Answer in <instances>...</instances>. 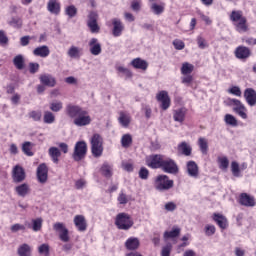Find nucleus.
I'll use <instances>...</instances> for the list:
<instances>
[{
	"label": "nucleus",
	"mask_w": 256,
	"mask_h": 256,
	"mask_svg": "<svg viewBox=\"0 0 256 256\" xmlns=\"http://www.w3.org/2000/svg\"><path fill=\"white\" fill-rule=\"evenodd\" d=\"M25 225L28 229H32V231L37 233L43 228V218L32 219V223L26 222Z\"/></svg>",
	"instance_id": "25"
},
{
	"label": "nucleus",
	"mask_w": 256,
	"mask_h": 256,
	"mask_svg": "<svg viewBox=\"0 0 256 256\" xmlns=\"http://www.w3.org/2000/svg\"><path fill=\"white\" fill-rule=\"evenodd\" d=\"M196 41L199 49H207L209 47L207 40H205V38H203L201 35L197 37Z\"/></svg>",
	"instance_id": "54"
},
{
	"label": "nucleus",
	"mask_w": 256,
	"mask_h": 256,
	"mask_svg": "<svg viewBox=\"0 0 256 256\" xmlns=\"http://www.w3.org/2000/svg\"><path fill=\"white\" fill-rule=\"evenodd\" d=\"M213 219L220 229H227V218L221 214H214Z\"/></svg>",
	"instance_id": "32"
},
{
	"label": "nucleus",
	"mask_w": 256,
	"mask_h": 256,
	"mask_svg": "<svg viewBox=\"0 0 256 256\" xmlns=\"http://www.w3.org/2000/svg\"><path fill=\"white\" fill-rule=\"evenodd\" d=\"M141 5H142L141 0H133L131 3L132 11H135V13H139V11H141Z\"/></svg>",
	"instance_id": "59"
},
{
	"label": "nucleus",
	"mask_w": 256,
	"mask_h": 256,
	"mask_svg": "<svg viewBox=\"0 0 256 256\" xmlns=\"http://www.w3.org/2000/svg\"><path fill=\"white\" fill-rule=\"evenodd\" d=\"M131 121H132V118L129 112H125V111L119 112L118 122H119V125H121V127H123L124 129H127V127L131 125Z\"/></svg>",
	"instance_id": "16"
},
{
	"label": "nucleus",
	"mask_w": 256,
	"mask_h": 256,
	"mask_svg": "<svg viewBox=\"0 0 256 256\" xmlns=\"http://www.w3.org/2000/svg\"><path fill=\"white\" fill-rule=\"evenodd\" d=\"M230 21H232L238 33H247L249 27L247 26V18L243 16L240 10H233L230 14Z\"/></svg>",
	"instance_id": "2"
},
{
	"label": "nucleus",
	"mask_w": 256,
	"mask_h": 256,
	"mask_svg": "<svg viewBox=\"0 0 256 256\" xmlns=\"http://www.w3.org/2000/svg\"><path fill=\"white\" fill-rule=\"evenodd\" d=\"M187 115V109L186 108H179L174 110L173 112V119L177 123H183L185 121V116Z\"/></svg>",
	"instance_id": "29"
},
{
	"label": "nucleus",
	"mask_w": 256,
	"mask_h": 256,
	"mask_svg": "<svg viewBox=\"0 0 256 256\" xmlns=\"http://www.w3.org/2000/svg\"><path fill=\"white\" fill-rule=\"evenodd\" d=\"M217 163L221 171H227L229 169V158L227 156H220L217 158Z\"/></svg>",
	"instance_id": "37"
},
{
	"label": "nucleus",
	"mask_w": 256,
	"mask_h": 256,
	"mask_svg": "<svg viewBox=\"0 0 256 256\" xmlns=\"http://www.w3.org/2000/svg\"><path fill=\"white\" fill-rule=\"evenodd\" d=\"M226 104L228 105V107H233V111H237L238 109H241V107L245 105L243 104V102L235 98H228L226 100Z\"/></svg>",
	"instance_id": "34"
},
{
	"label": "nucleus",
	"mask_w": 256,
	"mask_h": 256,
	"mask_svg": "<svg viewBox=\"0 0 256 256\" xmlns=\"http://www.w3.org/2000/svg\"><path fill=\"white\" fill-rule=\"evenodd\" d=\"M244 99L249 107H255L256 105V91L253 88H246L244 90Z\"/></svg>",
	"instance_id": "14"
},
{
	"label": "nucleus",
	"mask_w": 256,
	"mask_h": 256,
	"mask_svg": "<svg viewBox=\"0 0 256 256\" xmlns=\"http://www.w3.org/2000/svg\"><path fill=\"white\" fill-rule=\"evenodd\" d=\"M47 9L52 15H59L61 13V2L59 0H49Z\"/></svg>",
	"instance_id": "21"
},
{
	"label": "nucleus",
	"mask_w": 256,
	"mask_h": 256,
	"mask_svg": "<svg viewBox=\"0 0 256 256\" xmlns=\"http://www.w3.org/2000/svg\"><path fill=\"white\" fill-rule=\"evenodd\" d=\"M186 171L189 175V177H192L193 179H197L199 177V166L195 161H188L186 164Z\"/></svg>",
	"instance_id": "17"
},
{
	"label": "nucleus",
	"mask_w": 256,
	"mask_h": 256,
	"mask_svg": "<svg viewBox=\"0 0 256 256\" xmlns=\"http://www.w3.org/2000/svg\"><path fill=\"white\" fill-rule=\"evenodd\" d=\"M240 205H243L244 207H255V197L250 196L247 193H242L239 198Z\"/></svg>",
	"instance_id": "18"
},
{
	"label": "nucleus",
	"mask_w": 256,
	"mask_h": 256,
	"mask_svg": "<svg viewBox=\"0 0 256 256\" xmlns=\"http://www.w3.org/2000/svg\"><path fill=\"white\" fill-rule=\"evenodd\" d=\"M231 171H232V175L234 177H241V169H240L239 163H237V161L231 162Z\"/></svg>",
	"instance_id": "50"
},
{
	"label": "nucleus",
	"mask_w": 256,
	"mask_h": 256,
	"mask_svg": "<svg viewBox=\"0 0 256 256\" xmlns=\"http://www.w3.org/2000/svg\"><path fill=\"white\" fill-rule=\"evenodd\" d=\"M141 245L139 238L130 237L125 242V247L128 251H136V249Z\"/></svg>",
	"instance_id": "27"
},
{
	"label": "nucleus",
	"mask_w": 256,
	"mask_h": 256,
	"mask_svg": "<svg viewBox=\"0 0 256 256\" xmlns=\"http://www.w3.org/2000/svg\"><path fill=\"white\" fill-rule=\"evenodd\" d=\"M13 64L16 67V69H18L19 71L25 69V58L23 57V55H17L14 59H13Z\"/></svg>",
	"instance_id": "38"
},
{
	"label": "nucleus",
	"mask_w": 256,
	"mask_h": 256,
	"mask_svg": "<svg viewBox=\"0 0 256 256\" xmlns=\"http://www.w3.org/2000/svg\"><path fill=\"white\" fill-rule=\"evenodd\" d=\"M65 113L67 117L73 119L74 125L76 127H87L91 125V116L83 107L70 103L66 106Z\"/></svg>",
	"instance_id": "1"
},
{
	"label": "nucleus",
	"mask_w": 256,
	"mask_h": 256,
	"mask_svg": "<svg viewBox=\"0 0 256 256\" xmlns=\"http://www.w3.org/2000/svg\"><path fill=\"white\" fill-rule=\"evenodd\" d=\"M133 143V137L131 134H124L121 138V145L124 147V149H127L131 147V144Z\"/></svg>",
	"instance_id": "42"
},
{
	"label": "nucleus",
	"mask_w": 256,
	"mask_h": 256,
	"mask_svg": "<svg viewBox=\"0 0 256 256\" xmlns=\"http://www.w3.org/2000/svg\"><path fill=\"white\" fill-rule=\"evenodd\" d=\"M67 55L68 57H70V59H81V56L83 55V49L75 45H72L68 49Z\"/></svg>",
	"instance_id": "28"
},
{
	"label": "nucleus",
	"mask_w": 256,
	"mask_h": 256,
	"mask_svg": "<svg viewBox=\"0 0 256 256\" xmlns=\"http://www.w3.org/2000/svg\"><path fill=\"white\" fill-rule=\"evenodd\" d=\"M142 111L145 113L146 119H151L153 111L151 110V107L149 105H144L142 107Z\"/></svg>",
	"instance_id": "64"
},
{
	"label": "nucleus",
	"mask_w": 256,
	"mask_h": 256,
	"mask_svg": "<svg viewBox=\"0 0 256 256\" xmlns=\"http://www.w3.org/2000/svg\"><path fill=\"white\" fill-rule=\"evenodd\" d=\"M99 14L95 11H91L87 17V27L90 29L91 33H99L101 27L99 26Z\"/></svg>",
	"instance_id": "8"
},
{
	"label": "nucleus",
	"mask_w": 256,
	"mask_h": 256,
	"mask_svg": "<svg viewBox=\"0 0 256 256\" xmlns=\"http://www.w3.org/2000/svg\"><path fill=\"white\" fill-rule=\"evenodd\" d=\"M87 155V142L85 141H78L74 146V152L72 154V159L74 161H81L85 159Z\"/></svg>",
	"instance_id": "7"
},
{
	"label": "nucleus",
	"mask_w": 256,
	"mask_h": 256,
	"mask_svg": "<svg viewBox=\"0 0 256 256\" xmlns=\"http://www.w3.org/2000/svg\"><path fill=\"white\" fill-rule=\"evenodd\" d=\"M32 149H33V143L24 142L22 144V151L24 155H27L28 157H33V151H31Z\"/></svg>",
	"instance_id": "45"
},
{
	"label": "nucleus",
	"mask_w": 256,
	"mask_h": 256,
	"mask_svg": "<svg viewBox=\"0 0 256 256\" xmlns=\"http://www.w3.org/2000/svg\"><path fill=\"white\" fill-rule=\"evenodd\" d=\"M178 151L180 153H182V155L189 157V155H191V151H193V150L191 148V145H189L187 142H181L178 145Z\"/></svg>",
	"instance_id": "33"
},
{
	"label": "nucleus",
	"mask_w": 256,
	"mask_h": 256,
	"mask_svg": "<svg viewBox=\"0 0 256 256\" xmlns=\"http://www.w3.org/2000/svg\"><path fill=\"white\" fill-rule=\"evenodd\" d=\"M234 113L241 117V119H247V107L245 105L238 108V110H234Z\"/></svg>",
	"instance_id": "55"
},
{
	"label": "nucleus",
	"mask_w": 256,
	"mask_h": 256,
	"mask_svg": "<svg viewBox=\"0 0 256 256\" xmlns=\"http://www.w3.org/2000/svg\"><path fill=\"white\" fill-rule=\"evenodd\" d=\"M160 169L169 175H177V173H179V165H177V162L167 156H164Z\"/></svg>",
	"instance_id": "6"
},
{
	"label": "nucleus",
	"mask_w": 256,
	"mask_h": 256,
	"mask_svg": "<svg viewBox=\"0 0 256 256\" xmlns=\"http://www.w3.org/2000/svg\"><path fill=\"white\" fill-rule=\"evenodd\" d=\"M53 229L58 233L60 241L69 242V229L65 227V224L57 222L53 225Z\"/></svg>",
	"instance_id": "10"
},
{
	"label": "nucleus",
	"mask_w": 256,
	"mask_h": 256,
	"mask_svg": "<svg viewBox=\"0 0 256 256\" xmlns=\"http://www.w3.org/2000/svg\"><path fill=\"white\" fill-rule=\"evenodd\" d=\"M117 201L120 203V205H127V203H129V196L123 192H120Z\"/></svg>",
	"instance_id": "57"
},
{
	"label": "nucleus",
	"mask_w": 256,
	"mask_h": 256,
	"mask_svg": "<svg viewBox=\"0 0 256 256\" xmlns=\"http://www.w3.org/2000/svg\"><path fill=\"white\" fill-rule=\"evenodd\" d=\"M49 170L47 169V165L40 164L37 168V179L39 183H47V179L49 177L48 175Z\"/></svg>",
	"instance_id": "15"
},
{
	"label": "nucleus",
	"mask_w": 256,
	"mask_h": 256,
	"mask_svg": "<svg viewBox=\"0 0 256 256\" xmlns=\"http://www.w3.org/2000/svg\"><path fill=\"white\" fill-rule=\"evenodd\" d=\"M150 11H152L154 15H161V13L165 11V4L152 3L150 6Z\"/></svg>",
	"instance_id": "41"
},
{
	"label": "nucleus",
	"mask_w": 256,
	"mask_h": 256,
	"mask_svg": "<svg viewBox=\"0 0 256 256\" xmlns=\"http://www.w3.org/2000/svg\"><path fill=\"white\" fill-rule=\"evenodd\" d=\"M25 229H26L25 225L19 224V223L13 224L10 227V231L12 233H18V231H25Z\"/></svg>",
	"instance_id": "60"
},
{
	"label": "nucleus",
	"mask_w": 256,
	"mask_h": 256,
	"mask_svg": "<svg viewBox=\"0 0 256 256\" xmlns=\"http://www.w3.org/2000/svg\"><path fill=\"white\" fill-rule=\"evenodd\" d=\"M50 53L51 50H49V46L47 45L37 47L33 50V55H35V57H42L43 59L49 57Z\"/></svg>",
	"instance_id": "26"
},
{
	"label": "nucleus",
	"mask_w": 256,
	"mask_h": 256,
	"mask_svg": "<svg viewBox=\"0 0 256 256\" xmlns=\"http://www.w3.org/2000/svg\"><path fill=\"white\" fill-rule=\"evenodd\" d=\"M115 225L122 231H129L133 227V220L127 213H119L116 216Z\"/></svg>",
	"instance_id": "5"
},
{
	"label": "nucleus",
	"mask_w": 256,
	"mask_h": 256,
	"mask_svg": "<svg viewBox=\"0 0 256 256\" xmlns=\"http://www.w3.org/2000/svg\"><path fill=\"white\" fill-rule=\"evenodd\" d=\"M74 225L76 229L80 232L87 231V220L83 215H76L74 217Z\"/></svg>",
	"instance_id": "19"
},
{
	"label": "nucleus",
	"mask_w": 256,
	"mask_h": 256,
	"mask_svg": "<svg viewBox=\"0 0 256 256\" xmlns=\"http://www.w3.org/2000/svg\"><path fill=\"white\" fill-rule=\"evenodd\" d=\"M15 193L18 197H27L29 193L31 192V188L29 187V184L23 183L14 188Z\"/></svg>",
	"instance_id": "24"
},
{
	"label": "nucleus",
	"mask_w": 256,
	"mask_h": 256,
	"mask_svg": "<svg viewBox=\"0 0 256 256\" xmlns=\"http://www.w3.org/2000/svg\"><path fill=\"white\" fill-rule=\"evenodd\" d=\"M0 45L5 46L9 45V37L4 30H0Z\"/></svg>",
	"instance_id": "56"
},
{
	"label": "nucleus",
	"mask_w": 256,
	"mask_h": 256,
	"mask_svg": "<svg viewBox=\"0 0 256 256\" xmlns=\"http://www.w3.org/2000/svg\"><path fill=\"white\" fill-rule=\"evenodd\" d=\"M130 65L134 67V69H141L142 71H146L147 67H149V64H147V61L141 59V58H135L131 61Z\"/></svg>",
	"instance_id": "30"
},
{
	"label": "nucleus",
	"mask_w": 256,
	"mask_h": 256,
	"mask_svg": "<svg viewBox=\"0 0 256 256\" xmlns=\"http://www.w3.org/2000/svg\"><path fill=\"white\" fill-rule=\"evenodd\" d=\"M164 157L165 156L160 154L150 155L146 157V165L150 167V169H161Z\"/></svg>",
	"instance_id": "9"
},
{
	"label": "nucleus",
	"mask_w": 256,
	"mask_h": 256,
	"mask_svg": "<svg viewBox=\"0 0 256 256\" xmlns=\"http://www.w3.org/2000/svg\"><path fill=\"white\" fill-rule=\"evenodd\" d=\"M217 231V228H215V225L213 224H206L204 226V233L206 237H213Z\"/></svg>",
	"instance_id": "48"
},
{
	"label": "nucleus",
	"mask_w": 256,
	"mask_h": 256,
	"mask_svg": "<svg viewBox=\"0 0 256 256\" xmlns=\"http://www.w3.org/2000/svg\"><path fill=\"white\" fill-rule=\"evenodd\" d=\"M27 174L25 173V169L21 167V165H16L12 169V181L13 183H23L26 179Z\"/></svg>",
	"instance_id": "12"
},
{
	"label": "nucleus",
	"mask_w": 256,
	"mask_h": 256,
	"mask_svg": "<svg viewBox=\"0 0 256 256\" xmlns=\"http://www.w3.org/2000/svg\"><path fill=\"white\" fill-rule=\"evenodd\" d=\"M39 79L42 85L46 87H55V85H57V80L51 74H42Z\"/></svg>",
	"instance_id": "22"
},
{
	"label": "nucleus",
	"mask_w": 256,
	"mask_h": 256,
	"mask_svg": "<svg viewBox=\"0 0 256 256\" xmlns=\"http://www.w3.org/2000/svg\"><path fill=\"white\" fill-rule=\"evenodd\" d=\"M63 109V102L56 100L50 103V110L54 113H59Z\"/></svg>",
	"instance_id": "49"
},
{
	"label": "nucleus",
	"mask_w": 256,
	"mask_h": 256,
	"mask_svg": "<svg viewBox=\"0 0 256 256\" xmlns=\"http://www.w3.org/2000/svg\"><path fill=\"white\" fill-rule=\"evenodd\" d=\"M172 45H174V48L177 51H183V49H185V42H183L182 40H179V39H175L172 42Z\"/></svg>",
	"instance_id": "58"
},
{
	"label": "nucleus",
	"mask_w": 256,
	"mask_h": 256,
	"mask_svg": "<svg viewBox=\"0 0 256 256\" xmlns=\"http://www.w3.org/2000/svg\"><path fill=\"white\" fill-rule=\"evenodd\" d=\"M224 121L226 125H230L231 127H237V118L231 114H226L224 117Z\"/></svg>",
	"instance_id": "51"
},
{
	"label": "nucleus",
	"mask_w": 256,
	"mask_h": 256,
	"mask_svg": "<svg viewBox=\"0 0 256 256\" xmlns=\"http://www.w3.org/2000/svg\"><path fill=\"white\" fill-rule=\"evenodd\" d=\"M43 121L47 125H53V123H55V114H53L51 111H45Z\"/></svg>",
	"instance_id": "43"
},
{
	"label": "nucleus",
	"mask_w": 256,
	"mask_h": 256,
	"mask_svg": "<svg viewBox=\"0 0 256 256\" xmlns=\"http://www.w3.org/2000/svg\"><path fill=\"white\" fill-rule=\"evenodd\" d=\"M125 31V24L119 18L112 19V35L113 37H121Z\"/></svg>",
	"instance_id": "13"
},
{
	"label": "nucleus",
	"mask_w": 256,
	"mask_h": 256,
	"mask_svg": "<svg viewBox=\"0 0 256 256\" xmlns=\"http://www.w3.org/2000/svg\"><path fill=\"white\" fill-rule=\"evenodd\" d=\"M17 254L19 256H31V246L29 244H21L17 249Z\"/></svg>",
	"instance_id": "36"
},
{
	"label": "nucleus",
	"mask_w": 256,
	"mask_h": 256,
	"mask_svg": "<svg viewBox=\"0 0 256 256\" xmlns=\"http://www.w3.org/2000/svg\"><path fill=\"white\" fill-rule=\"evenodd\" d=\"M101 173L104 175V177H111L113 175V168L109 163L104 162L101 167Z\"/></svg>",
	"instance_id": "44"
},
{
	"label": "nucleus",
	"mask_w": 256,
	"mask_h": 256,
	"mask_svg": "<svg viewBox=\"0 0 256 256\" xmlns=\"http://www.w3.org/2000/svg\"><path fill=\"white\" fill-rule=\"evenodd\" d=\"M28 117L32 121H41V117H43V113L40 110H33L29 112Z\"/></svg>",
	"instance_id": "52"
},
{
	"label": "nucleus",
	"mask_w": 256,
	"mask_h": 256,
	"mask_svg": "<svg viewBox=\"0 0 256 256\" xmlns=\"http://www.w3.org/2000/svg\"><path fill=\"white\" fill-rule=\"evenodd\" d=\"M181 233V229L173 228L171 231H166L164 233V239H175V237H179Z\"/></svg>",
	"instance_id": "46"
},
{
	"label": "nucleus",
	"mask_w": 256,
	"mask_h": 256,
	"mask_svg": "<svg viewBox=\"0 0 256 256\" xmlns=\"http://www.w3.org/2000/svg\"><path fill=\"white\" fill-rule=\"evenodd\" d=\"M116 71H118V73H122L126 79H131V77H133V72L125 66H116Z\"/></svg>",
	"instance_id": "47"
},
{
	"label": "nucleus",
	"mask_w": 256,
	"mask_h": 256,
	"mask_svg": "<svg viewBox=\"0 0 256 256\" xmlns=\"http://www.w3.org/2000/svg\"><path fill=\"white\" fill-rule=\"evenodd\" d=\"M198 146L203 155H207L209 151V142L206 138L200 137L198 139Z\"/></svg>",
	"instance_id": "35"
},
{
	"label": "nucleus",
	"mask_w": 256,
	"mask_h": 256,
	"mask_svg": "<svg viewBox=\"0 0 256 256\" xmlns=\"http://www.w3.org/2000/svg\"><path fill=\"white\" fill-rule=\"evenodd\" d=\"M172 249H173V246L171 244H167L162 248L161 256H171Z\"/></svg>",
	"instance_id": "62"
},
{
	"label": "nucleus",
	"mask_w": 256,
	"mask_h": 256,
	"mask_svg": "<svg viewBox=\"0 0 256 256\" xmlns=\"http://www.w3.org/2000/svg\"><path fill=\"white\" fill-rule=\"evenodd\" d=\"M156 99L159 103H161V109L163 111H167L171 107V98L169 97V93L165 90H162L156 94Z\"/></svg>",
	"instance_id": "11"
},
{
	"label": "nucleus",
	"mask_w": 256,
	"mask_h": 256,
	"mask_svg": "<svg viewBox=\"0 0 256 256\" xmlns=\"http://www.w3.org/2000/svg\"><path fill=\"white\" fill-rule=\"evenodd\" d=\"M195 69V66L191 63L184 62L181 67V73L182 75H191L193 73V70Z\"/></svg>",
	"instance_id": "40"
},
{
	"label": "nucleus",
	"mask_w": 256,
	"mask_h": 256,
	"mask_svg": "<svg viewBox=\"0 0 256 256\" xmlns=\"http://www.w3.org/2000/svg\"><path fill=\"white\" fill-rule=\"evenodd\" d=\"M64 13L69 17V19H73V17H77V7L73 4L68 5L64 9Z\"/></svg>",
	"instance_id": "39"
},
{
	"label": "nucleus",
	"mask_w": 256,
	"mask_h": 256,
	"mask_svg": "<svg viewBox=\"0 0 256 256\" xmlns=\"http://www.w3.org/2000/svg\"><path fill=\"white\" fill-rule=\"evenodd\" d=\"M91 153L93 157L99 159L103 155V137L99 134H94L90 139Z\"/></svg>",
	"instance_id": "3"
},
{
	"label": "nucleus",
	"mask_w": 256,
	"mask_h": 256,
	"mask_svg": "<svg viewBox=\"0 0 256 256\" xmlns=\"http://www.w3.org/2000/svg\"><path fill=\"white\" fill-rule=\"evenodd\" d=\"M48 154L51 157L53 163H59V157H61V150L57 147H50Z\"/></svg>",
	"instance_id": "31"
},
{
	"label": "nucleus",
	"mask_w": 256,
	"mask_h": 256,
	"mask_svg": "<svg viewBox=\"0 0 256 256\" xmlns=\"http://www.w3.org/2000/svg\"><path fill=\"white\" fill-rule=\"evenodd\" d=\"M234 53L237 59H249L251 57V50L245 46H238Z\"/></svg>",
	"instance_id": "20"
},
{
	"label": "nucleus",
	"mask_w": 256,
	"mask_h": 256,
	"mask_svg": "<svg viewBox=\"0 0 256 256\" xmlns=\"http://www.w3.org/2000/svg\"><path fill=\"white\" fill-rule=\"evenodd\" d=\"M181 81H182L183 85H186V87H189V85H191V83H193V76H191L189 74L184 75L181 78Z\"/></svg>",
	"instance_id": "63"
},
{
	"label": "nucleus",
	"mask_w": 256,
	"mask_h": 256,
	"mask_svg": "<svg viewBox=\"0 0 256 256\" xmlns=\"http://www.w3.org/2000/svg\"><path fill=\"white\" fill-rule=\"evenodd\" d=\"M175 182L169 179L167 175H159L156 177L154 187L157 191H169V189H173Z\"/></svg>",
	"instance_id": "4"
},
{
	"label": "nucleus",
	"mask_w": 256,
	"mask_h": 256,
	"mask_svg": "<svg viewBox=\"0 0 256 256\" xmlns=\"http://www.w3.org/2000/svg\"><path fill=\"white\" fill-rule=\"evenodd\" d=\"M227 93H229L230 95H234L235 97H241V95H243L239 86H231L227 90Z\"/></svg>",
	"instance_id": "53"
},
{
	"label": "nucleus",
	"mask_w": 256,
	"mask_h": 256,
	"mask_svg": "<svg viewBox=\"0 0 256 256\" xmlns=\"http://www.w3.org/2000/svg\"><path fill=\"white\" fill-rule=\"evenodd\" d=\"M38 252L40 253V255H49V244H41L38 247Z\"/></svg>",
	"instance_id": "61"
},
{
	"label": "nucleus",
	"mask_w": 256,
	"mask_h": 256,
	"mask_svg": "<svg viewBox=\"0 0 256 256\" xmlns=\"http://www.w3.org/2000/svg\"><path fill=\"white\" fill-rule=\"evenodd\" d=\"M88 45L90 47V53L92 55H101V43H99V40L97 38L90 39Z\"/></svg>",
	"instance_id": "23"
}]
</instances>
